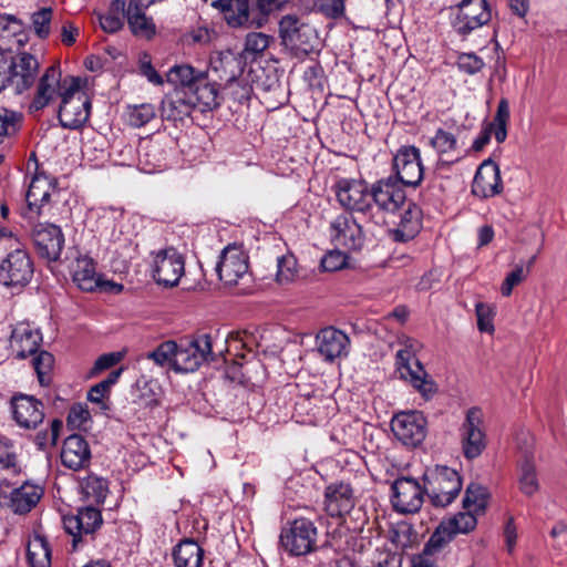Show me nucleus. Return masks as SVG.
I'll return each mask as SVG.
<instances>
[{"instance_id":"f257e3e1","label":"nucleus","mask_w":567,"mask_h":567,"mask_svg":"<svg viewBox=\"0 0 567 567\" xmlns=\"http://www.w3.org/2000/svg\"><path fill=\"white\" fill-rule=\"evenodd\" d=\"M81 84L79 76H69L64 84L63 99L56 111L60 125L64 128L78 130L89 121L92 105L89 96L81 92Z\"/></svg>"},{"instance_id":"f03ea898","label":"nucleus","mask_w":567,"mask_h":567,"mask_svg":"<svg viewBox=\"0 0 567 567\" xmlns=\"http://www.w3.org/2000/svg\"><path fill=\"white\" fill-rule=\"evenodd\" d=\"M424 491L435 507L453 503L462 489V478L457 471L445 465H436L423 476Z\"/></svg>"},{"instance_id":"7ed1b4c3","label":"nucleus","mask_w":567,"mask_h":567,"mask_svg":"<svg viewBox=\"0 0 567 567\" xmlns=\"http://www.w3.org/2000/svg\"><path fill=\"white\" fill-rule=\"evenodd\" d=\"M65 532L72 537L73 550L90 545L95 539L96 532L102 527L103 517L100 509L93 506L79 507L75 514L62 517Z\"/></svg>"},{"instance_id":"20e7f679","label":"nucleus","mask_w":567,"mask_h":567,"mask_svg":"<svg viewBox=\"0 0 567 567\" xmlns=\"http://www.w3.org/2000/svg\"><path fill=\"white\" fill-rule=\"evenodd\" d=\"M280 544L290 556L317 553L318 528L309 518L296 517L280 533Z\"/></svg>"},{"instance_id":"39448f33","label":"nucleus","mask_w":567,"mask_h":567,"mask_svg":"<svg viewBox=\"0 0 567 567\" xmlns=\"http://www.w3.org/2000/svg\"><path fill=\"white\" fill-rule=\"evenodd\" d=\"M371 221L380 224L384 220V214L396 213L405 203L406 194L393 176L378 179L371 185Z\"/></svg>"},{"instance_id":"423d86ee","label":"nucleus","mask_w":567,"mask_h":567,"mask_svg":"<svg viewBox=\"0 0 567 567\" xmlns=\"http://www.w3.org/2000/svg\"><path fill=\"white\" fill-rule=\"evenodd\" d=\"M215 270L219 280L227 287L248 285L252 281L249 257L237 245H228L221 250Z\"/></svg>"},{"instance_id":"0eeeda50","label":"nucleus","mask_w":567,"mask_h":567,"mask_svg":"<svg viewBox=\"0 0 567 567\" xmlns=\"http://www.w3.org/2000/svg\"><path fill=\"white\" fill-rule=\"evenodd\" d=\"M279 35L285 48L297 56L312 52L318 40L313 27L290 14L279 21Z\"/></svg>"},{"instance_id":"6e6552de","label":"nucleus","mask_w":567,"mask_h":567,"mask_svg":"<svg viewBox=\"0 0 567 567\" xmlns=\"http://www.w3.org/2000/svg\"><path fill=\"white\" fill-rule=\"evenodd\" d=\"M213 343L209 334H199L190 340L177 343L174 371L188 373L196 371L203 363L214 361Z\"/></svg>"},{"instance_id":"1a4fd4ad","label":"nucleus","mask_w":567,"mask_h":567,"mask_svg":"<svg viewBox=\"0 0 567 567\" xmlns=\"http://www.w3.org/2000/svg\"><path fill=\"white\" fill-rule=\"evenodd\" d=\"M492 19V11L487 0H462L452 19L453 31L467 38L473 31L487 24Z\"/></svg>"},{"instance_id":"9d476101","label":"nucleus","mask_w":567,"mask_h":567,"mask_svg":"<svg viewBox=\"0 0 567 567\" xmlns=\"http://www.w3.org/2000/svg\"><path fill=\"white\" fill-rule=\"evenodd\" d=\"M395 364L400 378L409 381L425 400L432 399L437 392L436 383L410 350H399L395 355Z\"/></svg>"},{"instance_id":"9b49d317","label":"nucleus","mask_w":567,"mask_h":567,"mask_svg":"<svg viewBox=\"0 0 567 567\" xmlns=\"http://www.w3.org/2000/svg\"><path fill=\"white\" fill-rule=\"evenodd\" d=\"M338 203L349 212L364 215L371 220V186L365 181L341 178L333 186Z\"/></svg>"},{"instance_id":"f8f14e48","label":"nucleus","mask_w":567,"mask_h":567,"mask_svg":"<svg viewBox=\"0 0 567 567\" xmlns=\"http://www.w3.org/2000/svg\"><path fill=\"white\" fill-rule=\"evenodd\" d=\"M390 425L395 439L409 447L419 446L427 434L426 417L416 410L395 413Z\"/></svg>"},{"instance_id":"ddd939ff","label":"nucleus","mask_w":567,"mask_h":567,"mask_svg":"<svg viewBox=\"0 0 567 567\" xmlns=\"http://www.w3.org/2000/svg\"><path fill=\"white\" fill-rule=\"evenodd\" d=\"M34 268L29 254L21 248L8 252L0 261V285L24 288L33 277Z\"/></svg>"},{"instance_id":"4468645a","label":"nucleus","mask_w":567,"mask_h":567,"mask_svg":"<svg viewBox=\"0 0 567 567\" xmlns=\"http://www.w3.org/2000/svg\"><path fill=\"white\" fill-rule=\"evenodd\" d=\"M69 76L62 78L61 70L58 66H49L39 78L35 94L29 104L28 112L37 115L58 97L62 101L64 84L68 82Z\"/></svg>"},{"instance_id":"2eb2a0df","label":"nucleus","mask_w":567,"mask_h":567,"mask_svg":"<svg viewBox=\"0 0 567 567\" xmlns=\"http://www.w3.org/2000/svg\"><path fill=\"white\" fill-rule=\"evenodd\" d=\"M184 272L185 258L176 248L168 247L154 254L153 278L158 285L175 287Z\"/></svg>"},{"instance_id":"dca6fc26","label":"nucleus","mask_w":567,"mask_h":567,"mask_svg":"<svg viewBox=\"0 0 567 567\" xmlns=\"http://www.w3.org/2000/svg\"><path fill=\"white\" fill-rule=\"evenodd\" d=\"M482 426L483 414L481 409L471 408L460 427L462 450L467 460L478 457L486 447L485 433Z\"/></svg>"},{"instance_id":"f3484780","label":"nucleus","mask_w":567,"mask_h":567,"mask_svg":"<svg viewBox=\"0 0 567 567\" xmlns=\"http://www.w3.org/2000/svg\"><path fill=\"white\" fill-rule=\"evenodd\" d=\"M393 168L400 185L416 187L423 179L421 152L415 146H402L393 157Z\"/></svg>"},{"instance_id":"a211bd4d","label":"nucleus","mask_w":567,"mask_h":567,"mask_svg":"<svg viewBox=\"0 0 567 567\" xmlns=\"http://www.w3.org/2000/svg\"><path fill=\"white\" fill-rule=\"evenodd\" d=\"M31 237L38 255L48 261L60 259L64 235L61 228L50 223H38L32 226Z\"/></svg>"},{"instance_id":"6ab92c4d","label":"nucleus","mask_w":567,"mask_h":567,"mask_svg":"<svg viewBox=\"0 0 567 567\" xmlns=\"http://www.w3.org/2000/svg\"><path fill=\"white\" fill-rule=\"evenodd\" d=\"M53 188L54 184L51 178L43 172L35 173L27 190V206L21 209V216L29 221L42 216L45 205L50 202Z\"/></svg>"},{"instance_id":"aec40b11","label":"nucleus","mask_w":567,"mask_h":567,"mask_svg":"<svg viewBox=\"0 0 567 567\" xmlns=\"http://www.w3.org/2000/svg\"><path fill=\"white\" fill-rule=\"evenodd\" d=\"M392 504L396 512L414 514L420 511L424 499V485L412 477H399L392 485Z\"/></svg>"},{"instance_id":"412c9836","label":"nucleus","mask_w":567,"mask_h":567,"mask_svg":"<svg viewBox=\"0 0 567 567\" xmlns=\"http://www.w3.org/2000/svg\"><path fill=\"white\" fill-rule=\"evenodd\" d=\"M12 61L14 65L9 76V90L19 95L34 85L40 65L38 59L28 52L12 55Z\"/></svg>"},{"instance_id":"4be33fe9","label":"nucleus","mask_w":567,"mask_h":567,"mask_svg":"<svg viewBox=\"0 0 567 567\" xmlns=\"http://www.w3.org/2000/svg\"><path fill=\"white\" fill-rule=\"evenodd\" d=\"M316 346L319 354L327 362L348 357L351 341L347 333L334 328L326 327L316 336Z\"/></svg>"},{"instance_id":"5701e85b","label":"nucleus","mask_w":567,"mask_h":567,"mask_svg":"<svg viewBox=\"0 0 567 567\" xmlns=\"http://www.w3.org/2000/svg\"><path fill=\"white\" fill-rule=\"evenodd\" d=\"M13 420L20 427L35 429L43 422L44 405L33 395L17 393L11 398Z\"/></svg>"},{"instance_id":"b1692460","label":"nucleus","mask_w":567,"mask_h":567,"mask_svg":"<svg viewBox=\"0 0 567 567\" xmlns=\"http://www.w3.org/2000/svg\"><path fill=\"white\" fill-rule=\"evenodd\" d=\"M503 190L499 166L487 158L478 166L473 183L472 194L478 198L487 199L499 195Z\"/></svg>"},{"instance_id":"393cba45","label":"nucleus","mask_w":567,"mask_h":567,"mask_svg":"<svg viewBox=\"0 0 567 567\" xmlns=\"http://www.w3.org/2000/svg\"><path fill=\"white\" fill-rule=\"evenodd\" d=\"M332 238L348 250L359 251L364 245L361 225L350 214H340L331 223Z\"/></svg>"},{"instance_id":"a878e982","label":"nucleus","mask_w":567,"mask_h":567,"mask_svg":"<svg viewBox=\"0 0 567 567\" xmlns=\"http://www.w3.org/2000/svg\"><path fill=\"white\" fill-rule=\"evenodd\" d=\"M43 491L40 486L24 483L10 494L0 488V507H9L14 514L23 515L37 506Z\"/></svg>"},{"instance_id":"bb28decb","label":"nucleus","mask_w":567,"mask_h":567,"mask_svg":"<svg viewBox=\"0 0 567 567\" xmlns=\"http://www.w3.org/2000/svg\"><path fill=\"white\" fill-rule=\"evenodd\" d=\"M42 342V333L39 328L31 323L22 321L18 322L10 336V349L16 353L18 359H25L38 352Z\"/></svg>"},{"instance_id":"cd10ccee","label":"nucleus","mask_w":567,"mask_h":567,"mask_svg":"<svg viewBox=\"0 0 567 567\" xmlns=\"http://www.w3.org/2000/svg\"><path fill=\"white\" fill-rule=\"evenodd\" d=\"M60 457L63 466L80 471L90 465L92 454L87 441L82 435L72 434L64 440Z\"/></svg>"},{"instance_id":"c85d7f7f","label":"nucleus","mask_w":567,"mask_h":567,"mask_svg":"<svg viewBox=\"0 0 567 567\" xmlns=\"http://www.w3.org/2000/svg\"><path fill=\"white\" fill-rule=\"evenodd\" d=\"M355 505L353 488L350 484L337 482L328 485L324 492V506L331 517H342Z\"/></svg>"},{"instance_id":"c756f323","label":"nucleus","mask_w":567,"mask_h":567,"mask_svg":"<svg viewBox=\"0 0 567 567\" xmlns=\"http://www.w3.org/2000/svg\"><path fill=\"white\" fill-rule=\"evenodd\" d=\"M187 95L194 102L196 110L202 113L213 111L220 105L219 87L209 79L207 72L197 78L196 84L190 91L188 90Z\"/></svg>"},{"instance_id":"7c9ffc66","label":"nucleus","mask_w":567,"mask_h":567,"mask_svg":"<svg viewBox=\"0 0 567 567\" xmlns=\"http://www.w3.org/2000/svg\"><path fill=\"white\" fill-rule=\"evenodd\" d=\"M196 110L189 95L183 91H172L167 93L161 103V116L164 121L177 124L189 117Z\"/></svg>"},{"instance_id":"2f4dec72","label":"nucleus","mask_w":567,"mask_h":567,"mask_svg":"<svg viewBox=\"0 0 567 567\" xmlns=\"http://www.w3.org/2000/svg\"><path fill=\"white\" fill-rule=\"evenodd\" d=\"M509 120V105L506 99L498 102L493 123L483 130L473 142V150L478 152L489 142L493 133L497 143H503L507 137V122Z\"/></svg>"},{"instance_id":"473e14b6","label":"nucleus","mask_w":567,"mask_h":567,"mask_svg":"<svg viewBox=\"0 0 567 567\" xmlns=\"http://www.w3.org/2000/svg\"><path fill=\"white\" fill-rule=\"evenodd\" d=\"M172 559L175 567H202L204 549L194 538L185 537L173 547Z\"/></svg>"},{"instance_id":"72a5a7b5","label":"nucleus","mask_w":567,"mask_h":567,"mask_svg":"<svg viewBox=\"0 0 567 567\" xmlns=\"http://www.w3.org/2000/svg\"><path fill=\"white\" fill-rule=\"evenodd\" d=\"M135 0H130L126 10V21L131 32L141 38L152 39L156 34V25L152 17L146 16L145 10Z\"/></svg>"},{"instance_id":"f704fd0d","label":"nucleus","mask_w":567,"mask_h":567,"mask_svg":"<svg viewBox=\"0 0 567 567\" xmlns=\"http://www.w3.org/2000/svg\"><path fill=\"white\" fill-rule=\"evenodd\" d=\"M23 22L12 14H0V49L12 51L13 43L18 48L22 47L27 41L23 33Z\"/></svg>"},{"instance_id":"c9c22d12","label":"nucleus","mask_w":567,"mask_h":567,"mask_svg":"<svg viewBox=\"0 0 567 567\" xmlns=\"http://www.w3.org/2000/svg\"><path fill=\"white\" fill-rule=\"evenodd\" d=\"M73 281L83 291H94L102 286V280L95 270V262L90 257H79L72 275Z\"/></svg>"},{"instance_id":"e433bc0d","label":"nucleus","mask_w":567,"mask_h":567,"mask_svg":"<svg viewBox=\"0 0 567 567\" xmlns=\"http://www.w3.org/2000/svg\"><path fill=\"white\" fill-rule=\"evenodd\" d=\"M127 6L124 0H112L106 13H99V22L103 31L115 33L124 27Z\"/></svg>"},{"instance_id":"4c0bfd02","label":"nucleus","mask_w":567,"mask_h":567,"mask_svg":"<svg viewBox=\"0 0 567 567\" xmlns=\"http://www.w3.org/2000/svg\"><path fill=\"white\" fill-rule=\"evenodd\" d=\"M203 73L188 64L174 65L167 73V81L175 86L173 91H183L187 94L188 89L190 91L194 87L197 78Z\"/></svg>"},{"instance_id":"58836bf2","label":"nucleus","mask_w":567,"mask_h":567,"mask_svg":"<svg viewBox=\"0 0 567 567\" xmlns=\"http://www.w3.org/2000/svg\"><path fill=\"white\" fill-rule=\"evenodd\" d=\"M518 487L525 496H533L539 491L536 465L533 455L526 453L519 464Z\"/></svg>"},{"instance_id":"ea45409f","label":"nucleus","mask_w":567,"mask_h":567,"mask_svg":"<svg viewBox=\"0 0 567 567\" xmlns=\"http://www.w3.org/2000/svg\"><path fill=\"white\" fill-rule=\"evenodd\" d=\"M27 558L30 567L51 566V549L44 536L35 535L29 540Z\"/></svg>"},{"instance_id":"a19ab883","label":"nucleus","mask_w":567,"mask_h":567,"mask_svg":"<svg viewBox=\"0 0 567 567\" xmlns=\"http://www.w3.org/2000/svg\"><path fill=\"white\" fill-rule=\"evenodd\" d=\"M489 499L487 488L478 483H471L463 497L462 504L466 511H472L475 514H484Z\"/></svg>"},{"instance_id":"79ce46f5","label":"nucleus","mask_w":567,"mask_h":567,"mask_svg":"<svg viewBox=\"0 0 567 567\" xmlns=\"http://www.w3.org/2000/svg\"><path fill=\"white\" fill-rule=\"evenodd\" d=\"M81 488L89 501L103 504L109 494V482L95 474H89L82 480Z\"/></svg>"},{"instance_id":"37998d69","label":"nucleus","mask_w":567,"mask_h":567,"mask_svg":"<svg viewBox=\"0 0 567 567\" xmlns=\"http://www.w3.org/2000/svg\"><path fill=\"white\" fill-rule=\"evenodd\" d=\"M227 10H219L228 25L237 28L249 21V0L226 1Z\"/></svg>"},{"instance_id":"c03bdc74","label":"nucleus","mask_w":567,"mask_h":567,"mask_svg":"<svg viewBox=\"0 0 567 567\" xmlns=\"http://www.w3.org/2000/svg\"><path fill=\"white\" fill-rule=\"evenodd\" d=\"M32 365L37 372L41 385H49L51 382V372L54 365V357L45 350L33 354Z\"/></svg>"},{"instance_id":"a18cd8bd","label":"nucleus","mask_w":567,"mask_h":567,"mask_svg":"<svg viewBox=\"0 0 567 567\" xmlns=\"http://www.w3.org/2000/svg\"><path fill=\"white\" fill-rule=\"evenodd\" d=\"M127 122L133 127H142L150 123L156 115V109L151 103L127 106Z\"/></svg>"},{"instance_id":"49530a36","label":"nucleus","mask_w":567,"mask_h":567,"mask_svg":"<svg viewBox=\"0 0 567 567\" xmlns=\"http://www.w3.org/2000/svg\"><path fill=\"white\" fill-rule=\"evenodd\" d=\"M123 370V368H120L111 371L105 380L93 385L87 392V400L104 405L103 399L109 395L112 385L118 381Z\"/></svg>"},{"instance_id":"de8ad7c7","label":"nucleus","mask_w":567,"mask_h":567,"mask_svg":"<svg viewBox=\"0 0 567 567\" xmlns=\"http://www.w3.org/2000/svg\"><path fill=\"white\" fill-rule=\"evenodd\" d=\"M176 350L177 343L175 341H165L157 346L155 350L148 352L146 358L153 360L159 367L169 365L174 370Z\"/></svg>"},{"instance_id":"09e8293b","label":"nucleus","mask_w":567,"mask_h":567,"mask_svg":"<svg viewBox=\"0 0 567 567\" xmlns=\"http://www.w3.org/2000/svg\"><path fill=\"white\" fill-rule=\"evenodd\" d=\"M478 514L473 513L472 511L461 512L454 515L452 518L446 520L447 528L452 530L454 536L456 534H467L472 532L477 525V516Z\"/></svg>"},{"instance_id":"8fccbe9b","label":"nucleus","mask_w":567,"mask_h":567,"mask_svg":"<svg viewBox=\"0 0 567 567\" xmlns=\"http://www.w3.org/2000/svg\"><path fill=\"white\" fill-rule=\"evenodd\" d=\"M250 91V86L243 79H239L234 72L226 79L224 92L234 101L243 103L244 101L249 100Z\"/></svg>"},{"instance_id":"3c124183","label":"nucleus","mask_w":567,"mask_h":567,"mask_svg":"<svg viewBox=\"0 0 567 567\" xmlns=\"http://www.w3.org/2000/svg\"><path fill=\"white\" fill-rule=\"evenodd\" d=\"M53 10L50 7L41 8L31 14V22L35 35L39 39H47L51 31Z\"/></svg>"},{"instance_id":"603ef678","label":"nucleus","mask_w":567,"mask_h":567,"mask_svg":"<svg viewBox=\"0 0 567 567\" xmlns=\"http://www.w3.org/2000/svg\"><path fill=\"white\" fill-rule=\"evenodd\" d=\"M277 281L289 284L297 277V259L293 255H284L277 258Z\"/></svg>"},{"instance_id":"864d4df0","label":"nucleus","mask_w":567,"mask_h":567,"mask_svg":"<svg viewBox=\"0 0 567 567\" xmlns=\"http://www.w3.org/2000/svg\"><path fill=\"white\" fill-rule=\"evenodd\" d=\"M22 114L2 109L0 111V137L14 135L21 126Z\"/></svg>"},{"instance_id":"5fc2aeb1","label":"nucleus","mask_w":567,"mask_h":567,"mask_svg":"<svg viewBox=\"0 0 567 567\" xmlns=\"http://www.w3.org/2000/svg\"><path fill=\"white\" fill-rule=\"evenodd\" d=\"M456 65L461 72L474 75L483 70L485 63L483 59L474 52H463L458 54Z\"/></svg>"},{"instance_id":"6e6d98bb","label":"nucleus","mask_w":567,"mask_h":567,"mask_svg":"<svg viewBox=\"0 0 567 567\" xmlns=\"http://www.w3.org/2000/svg\"><path fill=\"white\" fill-rule=\"evenodd\" d=\"M453 537L454 534L450 528H447V523L442 522L435 532L431 535L429 542L425 545L424 551H436L450 543Z\"/></svg>"},{"instance_id":"4d7b16f0","label":"nucleus","mask_w":567,"mask_h":567,"mask_svg":"<svg viewBox=\"0 0 567 567\" xmlns=\"http://www.w3.org/2000/svg\"><path fill=\"white\" fill-rule=\"evenodd\" d=\"M399 225L419 234L422 227V209L415 203H409Z\"/></svg>"},{"instance_id":"13d9d810","label":"nucleus","mask_w":567,"mask_h":567,"mask_svg":"<svg viewBox=\"0 0 567 567\" xmlns=\"http://www.w3.org/2000/svg\"><path fill=\"white\" fill-rule=\"evenodd\" d=\"M431 145L440 153H449L456 150V137L454 134L443 128H437L435 135L431 138Z\"/></svg>"},{"instance_id":"bf43d9fd","label":"nucleus","mask_w":567,"mask_h":567,"mask_svg":"<svg viewBox=\"0 0 567 567\" xmlns=\"http://www.w3.org/2000/svg\"><path fill=\"white\" fill-rule=\"evenodd\" d=\"M347 0H318L317 8L328 19L338 20L346 14Z\"/></svg>"},{"instance_id":"052dcab7","label":"nucleus","mask_w":567,"mask_h":567,"mask_svg":"<svg viewBox=\"0 0 567 567\" xmlns=\"http://www.w3.org/2000/svg\"><path fill=\"white\" fill-rule=\"evenodd\" d=\"M477 317V328L481 332L492 333L494 331L493 318L494 311L491 306L477 302L475 306Z\"/></svg>"},{"instance_id":"680f3d73","label":"nucleus","mask_w":567,"mask_h":567,"mask_svg":"<svg viewBox=\"0 0 567 567\" xmlns=\"http://www.w3.org/2000/svg\"><path fill=\"white\" fill-rule=\"evenodd\" d=\"M528 274V268H524L522 265L516 266L507 276L505 277L501 292L504 297H508L512 295V291L515 286L519 285Z\"/></svg>"},{"instance_id":"e2e57ef3","label":"nucleus","mask_w":567,"mask_h":567,"mask_svg":"<svg viewBox=\"0 0 567 567\" xmlns=\"http://www.w3.org/2000/svg\"><path fill=\"white\" fill-rule=\"evenodd\" d=\"M347 255L340 250H331L321 258V268L324 271H337L347 265Z\"/></svg>"},{"instance_id":"0e129e2a","label":"nucleus","mask_w":567,"mask_h":567,"mask_svg":"<svg viewBox=\"0 0 567 567\" xmlns=\"http://www.w3.org/2000/svg\"><path fill=\"white\" fill-rule=\"evenodd\" d=\"M269 45V37L261 32L248 33L245 41V51L249 53H261Z\"/></svg>"},{"instance_id":"69168bd1","label":"nucleus","mask_w":567,"mask_h":567,"mask_svg":"<svg viewBox=\"0 0 567 567\" xmlns=\"http://www.w3.org/2000/svg\"><path fill=\"white\" fill-rule=\"evenodd\" d=\"M0 466L6 470L17 467V455L10 440L6 437L0 439Z\"/></svg>"},{"instance_id":"338daca9","label":"nucleus","mask_w":567,"mask_h":567,"mask_svg":"<svg viewBox=\"0 0 567 567\" xmlns=\"http://www.w3.org/2000/svg\"><path fill=\"white\" fill-rule=\"evenodd\" d=\"M124 354L122 352H110L100 355L91 370V375L97 374L117 364Z\"/></svg>"},{"instance_id":"774afa93","label":"nucleus","mask_w":567,"mask_h":567,"mask_svg":"<svg viewBox=\"0 0 567 567\" xmlns=\"http://www.w3.org/2000/svg\"><path fill=\"white\" fill-rule=\"evenodd\" d=\"M90 412L83 404H74L68 415V424L74 429H80L90 420Z\"/></svg>"}]
</instances>
